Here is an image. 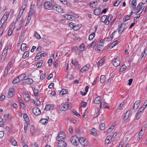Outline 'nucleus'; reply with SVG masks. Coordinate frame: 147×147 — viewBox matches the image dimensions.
Listing matches in <instances>:
<instances>
[{"instance_id": "1", "label": "nucleus", "mask_w": 147, "mask_h": 147, "mask_svg": "<svg viewBox=\"0 0 147 147\" xmlns=\"http://www.w3.org/2000/svg\"><path fill=\"white\" fill-rule=\"evenodd\" d=\"M71 108L70 105L68 103L66 102L65 104H62L59 106V108L60 111H65L68 110Z\"/></svg>"}, {"instance_id": "2", "label": "nucleus", "mask_w": 147, "mask_h": 147, "mask_svg": "<svg viewBox=\"0 0 147 147\" xmlns=\"http://www.w3.org/2000/svg\"><path fill=\"white\" fill-rule=\"evenodd\" d=\"M71 143L76 146L78 145L79 138L76 136H73L70 138Z\"/></svg>"}, {"instance_id": "3", "label": "nucleus", "mask_w": 147, "mask_h": 147, "mask_svg": "<svg viewBox=\"0 0 147 147\" xmlns=\"http://www.w3.org/2000/svg\"><path fill=\"white\" fill-rule=\"evenodd\" d=\"M44 7L47 9H52L53 8V5L49 1H47L44 4Z\"/></svg>"}, {"instance_id": "4", "label": "nucleus", "mask_w": 147, "mask_h": 147, "mask_svg": "<svg viewBox=\"0 0 147 147\" xmlns=\"http://www.w3.org/2000/svg\"><path fill=\"white\" fill-rule=\"evenodd\" d=\"M59 13H63V9L61 7L57 4H55L53 5V9Z\"/></svg>"}, {"instance_id": "5", "label": "nucleus", "mask_w": 147, "mask_h": 147, "mask_svg": "<svg viewBox=\"0 0 147 147\" xmlns=\"http://www.w3.org/2000/svg\"><path fill=\"white\" fill-rule=\"evenodd\" d=\"M120 61V59L119 58L117 57L113 60L112 63L114 66L117 67L119 65Z\"/></svg>"}, {"instance_id": "6", "label": "nucleus", "mask_w": 147, "mask_h": 147, "mask_svg": "<svg viewBox=\"0 0 147 147\" xmlns=\"http://www.w3.org/2000/svg\"><path fill=\"white\" fill-rule=\"evenodd\" d=\"M65 137L64 133L63 131L61 132L58 134L57 137V140H61L63 139Z\"/></svg>"}, {"instance_id": "7", "label": "nucleus", "mask_w": 147, "mask_h": 147, "mask_svg": "<svg viewBox=\"0 0 147 147\" xmlns=\"http://www.w3.org/2000/svg\"><path fill=\"white\" fill-rule=\"evenodd\" d=\"M58 147H66L67 146L66 143L63 140H57Z\"/></svg>"}, {"instance_id": "8", "label": "nucleus", "mask_w": 147, "mask_h": 147, "mask_svg": "<svg viewBox=\"0 0 147 147\" xmlns=\"http://www.w3.org/2000/svg\"><path fill=\"white\" fill-rule=\"evenodd\" d=\"M15 89L13 88H10L9 89L8 94L7 95V97L8 98H11L15 94Z\"/></svg>"}, {"instance_id": "9", "label": "nucleus", "mask_w": 147, "mask_h": 147, "mask_svg": "<svg viewBox=\"0 0 147 147\" xmlns=\"http://www.w3.org/2000/svg\"><path fill=\"white\" fill-rule=\"evenodd\" d=\"M33 112L36 115H40L41 113L40 110L37 107H34L33 109Z\"/></svg>"}, {"instance_id": "10", "label": "nucleus", "mask_w": 147, "mask_h": 147, "mask_svg": "<svg viewBox=\"0 0 147 147\" xmlns=\"http://www.w3.org/2000/svg\"><path fill=\"white\" fill-rule=\"evenodd\" d=\"M123 23H122L120 25H119L118 26V32L119 34H121L122 33L123 31L125 30V26L124 27H123Z\"/></svg>"}, {"instance_id": "11", "label": "nucleus", "mask_w": 147, "mask_h": 147, "mask_svg": "<svg viewBox=\"0 0 147 147\" xmlns=\"http://www.w3.org/2000/svg\"><path fill=\"white\" fill-rule=\"evenodd\" d=\"M140 100L136 101L134 103L133 109L134 110H136L138 107L140 105Z\"/></svg>"}, {"instance_id": "12", "label": "nucleus", "mask_w": 147, "mask_h": 147, "mask_svg": "<svg viewBox=\"0 0 147 147\" xmlns=\"http://www.w3.org/2000/svg\"><path fill=\"white\" fill-rule=\"evenodd\" d=\"M100 9L99 7H98L94 9V13L95 15L98 16L100 14Z\"/></svg>"}, {"instance_id": "13", "label": "nucleus", "mask_w": 147, "mask_h": 147, "mask_svg": "<svg viewBox=\"0 0 147 147\" xmlns=\"http://www.w3.org/2000/svg\"><path fill=\"white\" fill-rule=\"evenodd\" d=\"M33 80L30 78H27L25 80L24 82L26 84H31L33 82Z\"/></svg>"}, {"instance_id": "14", "label": "nucleus", "mask_w": 147, "mask_h": 147, "mask_svg": "<svg viewBox=\"0 0 147 147\" xmlns=\"http://www.w3.org/2000/svg\"><path fill=\"white\" fill-rule=\"evenodd\" d=\"M23 117L26 121V123H29L30 120L27 115L25 113H23Z\"/></svg>"}, {"instance_id": "15", "label": "nucleus", "mask_w": 147, "mask_h": 147, "mask_svg": "<svg viewBox=\"0 0 147 147\" xmlns=\"http://www.w3.org/2000/svg\"><path fill=\"white\" fill-rule=\"evenodd\" d=\"M53 106L51 104L47 105L45 109L46 111H49L53 109Z\"/></svg>"}, {"instance_id": "16", "label": "nucleus", "mask_w": 147, "mask_h": 147, "mask_svg": "<svg viewBox=\"0 0 147 147\" xmlns=\"http://www.w3.org/2000/svg\"><path fill=\"white\" fill-rule=\"evenodd\" d=\"M26 76V74H21L19 76H18L20 80V81L25 80Z\"/></svg>"}, {"instance_id": "17", "label": "nucleus", "mask_w": 147, "mask_h": 147, "mask_svg": "<svg viewBox=\"0 0 147 147\" xmlns=\"http://www.w3.org/2000/svg\"><path fill=\"white\" fill-rule=\"evenodd\" d=\"M9 48V47L8 46H5V47L4 48V50L2 54V56L5 57Z\"/></svg>"}, {"instance_id": "18", "label": "nucleus", "mask_w": 147, "mask_h": 147, "mask_svg": "<svg viewBox=\"0 0 147 147\" xmlns=\"http://www.w3.org/2000/svg\"><path fill=\"white\" fill-rule=\"evenodd\" d=\"M97 42V40H94V41L91 44H89L87 47L89 49L90 47H94L96 45V43Z\"/></svg>"}, {"instance_id": "19", "label": "nucleus", "mask_w": 147, "mask_h": 147, "mask_svg": "<svg viewBox=\"0 0 147 147\" xmlns=\"http://www.w3.org/2000/svg\"><path fill=\"white\" fill-rule=\"evenodd\" d=\"M71 63L74 66H78L79 68H80V65L79 64L78 61H73V59H72L71 60Z\"/></svg>"}, {"instance_id": "20", "label": "nucleus", "mask_w": 147, "mask_h": 147, "mask_svg": "<svg viewBox=\"0 0 147 147\" xmlns=\"http://www.w3.org/2000/svg\"><path fill=\"white\" fill-rule=\"evenodd\" d=\"M100 100L101 98L99 96H98V97H96L95 98L94 101V102L95 104H99L101 102L100 101Z\"/></svg>"}, {"instance_id": "21", "label": "nucleus", "mask_w": 147, "mask_h": 147, "mask_svg": "<svg viewBox=\"0 0 147 147\" xmlns=\"http://www.w3.org/2000/svg\"><path fill=\"white\" fill-rule=\"evenodd\" d=\"M23 96L25 100L27 101H29L30 100L29 96L28 94H27L26 93L24 94Z\"/></svg>"}, {"instance_id": "22", "label": "nucleus", "mask_w": 147, "mask_h": 147, "mask_svg": "<svg viewBox=\"0 0 147 147\" xmlns=\"http://www.w3.org/2000/svg\"><path fill=\"white\" fill-rule=\"evenodd\" d=\"M8 18V16L7 15V13L5 15V14L3 16V17L1 19L0 21H1L3 23H7L5 22Z\"/></svg>"}, {"instance_id": "23", "label": "nucleus", "mask_w": 147, "mask_h": 147, "mask_svg": "<svg viewBox=\"0 0 147 147\" xmlns=\"http://www.w3.org/2000/svg\"><path fill=\"white\" fill-rule=\"evenodd\" d=\"M113 18V16L111 14L109 15L108 18H107V21H106L105 24L106 25H108L109 24L110 21Z\"/></svg>"}, {"instance_id": "24", "label": "nucleus", "mask_w": 147, "mask_h": 147, "mask_svg": "<svg viewBox=\"0 0 147 147\" xmlns=\"http://www.w3.org/2000/svg\"><path fill=\"white\" fill-rule=\"evenodd\" d=\"M42 52H39L37 54L36 56L35 57V60H38V59H39L42 56V54H41V53Z\"/></svg>"}, {"instance_id": "25", "label": "nucleus", "mask_w": 147, "mask_h": 147, "mask_svg": "<svg viewBox=\"0 0 147 147\" xmlns=\"http://www.w3.org/2000/svg\"><path fill=\"white\" fill-rule=\"evenodd\" d=\"M131 5H132V7H133V10L136 9V7L137 5L136 1H132L131 3Z\"/></svg>"}, {"instance_id": "26", "label": "nucleus", "mask_w": 147, "mask_h": 147, "mask_svg": "<svg viewBox=\"0 0 147 147\" xmlns=\"http://www.w3.org/2000/svg\"><path fill=\"white\" fill-rule=\"evenodd\" d=\"M107 15H104L102 16L100 19V21L102 22H105L107 21Z\"/></svg>"}, {"instance_id": "27", "label": "nucleus", "mask_w": 147, "mask_h": 147, "mask_svg": "<svg viewBox=\"0 0 147 147\" xmlns=\"http://www.w3.org/2000/svg\"><path fill=\"white\" fill-rule=\"evenodd\" d=\"M144 8V7L143 6L141 7L140 8H139L137 9L138 10V12L136 13V15H138V14H140L143 11V10Z\"/></svg>"}, {"instance_id": "28", "label": "nucleus", "mask_w": 147, "mask_h": 147, "mask_svg": "<svg viewBox=\"0 0 147 147\" xmlns=\"http://www.w3.org/2000/svg\"><path fill=\"white\" fill-rule=\"evenodd\" d=\"M27 48V45L25 43H22L21 47V50L22 51H24Z\"/></svg>"}, {"instance_id": "29", "label": "nucleus", "mask_w": 147, "mask_h": 147, "mask_svg": "<svg viewBox=\"0 0 147 147\" xmlns=\"http://www.w3.org/2000/svg\"><path fill=\"white\" fill-rule=\"evenodd\" d=\"M144 133V132L142 131V129H141L138 134V138L137 139L138 141H139L140 139L142 138V136Z\"/></svg>"}, {"instance_id": "30", "label": "nucleus", "mask_w": 147, "mask_h": 147, "mask_svg": "<svg viewBox=\"0 0 147 147\" xmlns=\"http://www.w3.org/2000/svg\"><path fill=\"white\" fill-rule=\"evenodd\" d=\"M130 112L131 111L129 110H128L126 112L125 114L124 119H125V118H126V119H127L129 117V115H130Z\"/></svg>"}, {"instance_id": "31", "label": "nucleus", "mask_w": 147, "mask_h": 147, "mask_svg": "<svg viewBox=\"0 0 147 147\" xmlns=\"http://www.w3.org/2000/svg\"><path fill=\"white\" fill-rule=\"evenodd\" d=\"M106 78L104 75H102L100 78V82L101 83H103L105 81Z\"/></svg>"}, {"instance_id": "32", "label": "nucleus", "mask_w": 147, "mask_h": 147, "mask_svg": "<svg viewBox=\"0 0 147 147\" xmlns=\"http://www.w3.org/2000/svg\"><path fill=\"white\" fill-rule=\"evenodd\" d=\"M7 24V23H3L0 21V28H4L5 27Z\"/></svg>"}, {"instance_id": "33", "label": "nucleus", "mask_w": 147, "mask_h": 147, "mask_svg": "<svg viewBox=\"0 0 147 147\" xmlns=\"http://www.w3.org/2000/svg\"><path fill=\"white\" fill-rule=\"evenodd\" d=\"M48 120L46 119H40V121L42 124L46 125L47 123Z\"/></svg>"}, {"instance_id": "34", "label": "nucleus", "mask_w": 147, "mask_h": 147, "mask_svg": "<svg viewBox=\"0 0 147 147\" xmlns=\"http://www.w3.org/2000/svg\"><path fill=\"white\" fill-rule=\"evenodd\" d=\"M20 82V80L19 78L17 77L13 81L12 83L13 84H15L19 82Z\"/></svg>"}, {"instance_id": "35", "label": "nucleus", "mask_w": 147, "mask_h": 147, "mask_svg": "<svg viewBox=\"0 0 147 147\" xmlns=\"http://www.w3.org/2000/svg\"><path fill=\"white\" fill-rule=\"evenodd\" d=\"M104 49V47L103 45H98L97 47V49L98 50V51H102Z\"/></svg>"}, {"instance_id": "36", "label": "nucleus", "mask_w": 147, "mask_h": 147, "mask_svg": "<svg viewBox=\"0 0 147 147\" xmlns=\"http://www.w3.org/2000/svg\"><path fill=\"white\" fill-rule=\"evenodd\" d=\"M29 53V51L25 52L22 56L23 58L26 59L28 57Z\"/></svg>"}, {"instance_id": "37", "label": "nucleus", "mask_w": 147, "mask_h": 147, "mask_svg": "<svg viewBox=\"0 0 147 147\" xmlns=\"http://www.w3.org/2000/svg\"><path fill=\"white\" fill-rule=\"evenodd\" d=\"M100 129L102 130H103L105 128V125L104 123H102L100 124L99 126Z\"/></svg>"}, {"instance_id": "38", "label": "nucleus", "mask_w": 147, "mask_h": 147, "mask_svg": "<svg viewBox=\"0 0 147 147\" xmlns=\"http://www.w3.org/2000/svg\"><path fill=\"white\" fill-rule=\"evenodd\" d=\"M67 92L68 90H67L65 89H63L60 92V94H61V95H63L67 94Z\"/></svg>"}, {"instance_id": "39", "label": "nucleus", "mask_w": 147, "mask_h": 147, "mask_svg": "<svg viewBox=\"0 0 147 147\" xmlns=\"http://www.w3.org/2000/svg\"><path fill=\"white\" fill-rule=\"evenodd\" d=\"M88 143L87 139H85V140L83 141V142H82L81 145L83 146H86L88 144Z\"/></svg>"}, {"instance_id": "40", "label": "nucleus", "mask_w": 147, "mask_h": 147, "mask_svg": "<svg viewBox=\"0 0 147 147\" xmlns=\"http://www.w3.org/2000/svg\"><path fill=\"white\" fill-rule=\"evenodd\" d=\"M85 47V45L83 44H82L80 45L79 47V49L80 51H83L84 50V48Z\"/></svg>"}, {"instance_id": "41", "label": "nucleus", "mask_w": 147, "mask_h": 147, "mask_svg": "<svg viewBox=\"0 0 147 147\" xmlns=\"http://www.w3.org/2000/svg\"><path fill=\"white\" fill-rule=\"evenodd\" d=\"M95 35V32H93L91 34H90L89 36V40H91L93 39L94 38Z\"/></svg>"}, {"instance_id": "42", "label": "nucleus", "mask_w": 147, "mask_h": 147, "mask_svg": "<svg viewBox=\"0 0 147 147\" xmlns=\"http://www.w3.org/2000/svg\"><path fill=\"white\" fill-rule=\"evenodd\" d=\"M89 6L91 7L95 8L96 6V3L94 1L91 2L89 4Z\"/></svg>"}, {"instance_id": "43", "label": "nucleus", "mask_w": 147, "mask_h": 147, "mask_svg": "<svg viewBox=\"0 0 147 147\" xmlns=\"http://www.w3.org/2000/svg\"><path fill=\"white\" fill-rule=\"evenodd\" d=\"M10 142L11 144L13 146H16L17 145V142L14 138L11 139Z\"/></svg>"}, {"instance_id": "44", "label": "nucleus", "mask_w": 147, "mask_h": 147, "mask_svg": "<svg viewBox=\"0 0 147 147\" xmlns=\"http://www.w3.org/2000/svg\"><path fill=\"white\" fill-rule=\"evenodd\" d=\"M34 92V96H37V95L38 94V90L37 89H36L35 88H34V89H33Z\"/></svg>"}, {"instance_id": "45", "label": "nucleus", "mask_w": 147, "mask_h": 147, "mask_svg": "<svg viewBox=\"0 0 147 147\" xmlns=\"http://www.w3.org/2000/svg\"><path fill=\"white\" fill-rule=\"evenodd\" d=\"M122 0H117L114 4V6H117L121 2Z\"/></svg>"}, {"instance_id": "46", "label": "nucleus", "mask_w": 147, "mask_h": 147, "mask_svg": "<svg viewBox=\"0 0 147 147\" xmlns=\"http://www.w3.org/2000/svg\"><path fill=\"white\" fill-rule=\"evenodd\" d=\"M42 60H40L36 64V66L38 67H39L41 66L42 64Z\"/></svg>"}, {"instance_id": "47", "label": "nucleus", "mask_w": 147, "mask_h": 147, "mask_svg": "<svg viewBox=\"0 0 147 147\" xmlns=\"http://www.w3.org/2000/svg\"><path fill=\"white\" fill-rule=\"evenodd\" d=\"M87 102L82 101L80 104V106L81 107H86L87 105Z\"/></svg>"}, {"instance_id": "48", "label": "nucleus", "mask_w": 147, "mask_h": 147, "mask_svg": "<svg viewBox=\"0 0 147 147\" xmlns=\"http://www.w3.org/2000/svg\"><path fill=\"white\" fill-rule=\"evenodd\" d=\"M145 109V107H144V106H142L140 108L137 113H138V114H140V113H141L144 111Z\"/></svg>"}, {"instance_id": "49", "label": "nucleus", "mask_w": 147, "mask_h": 147, "mask_svg": "<svg viewBox=\"0 0 147 147\" xmlns=\"http://www.w3.org/2000/svg\"><path fill=\"white\" fill-rule=\"evenodd\" d=\"M88 70V69H87V68L84 66L80 69V71L82 73Z\"/></svg>"}, {"instance_id": "50", "label": "nucleus", "mask_w": 147, "mask_h": 147, "mask_svg": "<svg viewBox=\"0 0 147 147\" xmlns=\"http://www.w3.org/2000/svg\"><path fill=\"white\" fill-rule=\"evenodd\" d=\"M100 113V110L98 108H97L95 109V113L96 115V116H97Z\"/></svg>"}, {"instance_id": "51", "label": "nucleus", "mask_w": 147, "mask_h": 147, "mask_svg": "<svg viewBox=\"0 0 147 147\" xmlns=\"http://www.w3.org/2000/svg\"><path fill=\"white\" fill-rule=\"evenodd\" d=\"M126 69V67L125 65H123L120 69L119 71L120 72L124 71Z\"/></svg>"}, {"instance_id": "52", "label": "nucleus", "mask_w": 147, "mask_h": 147, "mask_svg": "<svg viewBox=\"0 0 147 147\" xmlns=\"http://www.w3.org/2000/svg\"><path fill=\"white\" fill-rule=\"evenodd\" d=\"M96 130L95 128L92 129L90 131L91 134L93 135H94L96 134Z\"/></svg>"}, {"instance_id": "53", "label": "nucleus", "mask_w": 147, "mask_h": 147, "mask_svg": "<svg viewBox=\"0 0 147 147\" xmlns=\"http://www.w3.org/2000/svg\"><path fill=\"white\" fill-rule=\"evenodd\" d=\"M130 17L129 16H128V15H126L125 16L123 19V20L124 22H126L130 18Z\"/></svg>"}, {"instance_id": "54", "label": "nucleus", "mask_w": 147, "mask_h": 147, "mask_svg": "<svg viewBox=\"0 0 147 147\" xmlns=\"http://www.w3.org/2000/svg\"><path fill=\"white\" fill-rule=\"evenodd\" d=\"M104 61L102 59H101L98 63V66H101L103 64Z\"/></svg>"}, {"instance_id": "55", "label": "nucleus", "mask_w": 147, "mask_h": 147, "mask_svg": "<svg viewBox=\"0 0 147 147\" xmlns=\"http://www.w3.org/2000/svg\"><path fill=\"white\" fill-rule=\"evenodd\" d=\"M13 29L11 28H10L9 30L8 34L9 36L11 35L13 32Z\"/></svg>"}, {"instance_id": "56", "label": "nucleus", "mask_w": 147, "mask_h": 147, "mask_svg": "<svg viewBox=\"0 0 147 147\" xmlns=\"http://www.w3.org/2000/svg\"><path fill=\"white\" fill-rule=\"evenodd\" d=\"M34 36L36 37V38L38 39H40L41 37L40 35L38 34L37 32H35Z\"/></svg>"}, {"instance_id": "57", "label": "nucleus", "mask_w": 147, "mask_h": 147, "mask_svg": "<svg viewBox=\"0 0 147 147\" xmlns=\"http://www.w3.org/2000/svg\"><path fill=\"white\" fill-rule=\"evenodd\" d=\"M118 41L117 40H116L113 42L112 44V45L111 47V48H113L116 45L118 44Z\"/></svg>"}, {"instance_id": "58", "label": "nucleus", "mask_w": 147, "mask_h": 147, "mask_svg": "<svg viewBox=\"0 0 147 147\" xmlns=\"http://www.w3.org/2000/svg\"><path fill=\"white\" fill-rule=\"evenodd\" d=\"M74 17L73 16L70 15H68V20H74Z\"/></svg>"}, {"instance_id": "59", "label": "nucleus", "mask_w": 147, "mask_h": 147, "mask_svg": "<svg viewBox=\"0 0 147 147\" xmlns=\"http://www.w3.org/2000/svg\"><path fill=\"white\" fill-rule=\"evenodd\" d=\"M18 100L19 102V103H20V105L21 106H22V105L21 104H22L23 105H24V104L23 103V101H22V99L21 98H20V97H18Z\"/></svg>"}, {"instance_id": "60", "label": "nucleus", "mask_w": 147, "mask_h": 147, "mask_svg": "<svg viewBox=\"0 0 147 147\" xmlns=\"http://www.w3.org/2000/svg\"><path fill=\"white\" fill-rule=\"evenodd\" d=\"M72 113H73L74 114V115H75L76 116H78V117H79V116H80V114L78 113L76 110L73 111H72Z\"/></svg>"}, {"instance_id": "61", "label": "nucleus", "mask_w": 147, "mask_h": 147, "mask_svg": "<svg viewBox=\"0 0 147 147\" xmlns=\"http://www.w3.org/2000/svg\"><path fill=\"white\" fill-rule=\"evenodd\" d=\"M53 60L52 59H49L48 61V66L49 67H50L51 65V63H52Z\"/></svg>"}, {"instance_id": "62", "label": "nucleus", "mask_w": 147, "mask_h": 147, "mask_svg": "<svg viewBox=\"0 0 147 147\" xmlns=\"http://www.w3.org/2000/svg\"><path fill=\"white\" fill-rule=\"evenodd\" d=\"M67 77V78H68L69 79L71 80L72 79H73L74 78V76L71 74H68Z\"/></svg>"}, {"instance_id": "63", "label": "nucleus", "mask_w": 147, "mask_h": 147, "mask_svg": "<svg viewBox=\"0 0 147 147\" xmlns=\"http://www.w3.org/2000/svg\"><path fill=\"white\" fill-rule=\"evenodd\" d=\"M85 139L83 138H81L80 139L79 138L78 144L79 143L81 144L82 142H83V141L85 140Z\"/></svg>"}, {"instance_id": "64", "label": "nucleus", "mask_w": 147, "mask_h": 147, "mask_svg": "<svg viewBox=\"0 0 147 147\" xmlns=\"http://www.w3.org/2000/svg\"><path fill=\"white\" fill-rule=\"evenodd\" d=\"M9 117V114H5L3 117L4 120H7Z\"/></svg>"}]
</instances>
